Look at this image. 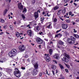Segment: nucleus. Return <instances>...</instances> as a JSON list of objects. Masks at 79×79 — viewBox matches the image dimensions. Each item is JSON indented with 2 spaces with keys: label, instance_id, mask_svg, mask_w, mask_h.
Masks as SVG:
<instances>
[{
  "label": "nucleus",
  "instance_id": "obj_1",
  "mask_svg": "<svg viewBox=\"0 0 79 79\" xmlns=\"http://www.w3.org/2000/svg\"><path fill=\"white\" fill-rule=\"evenodd\" d=\"M17 53L18 51L16 49H12L8 53V56H10V57L12 58V57L16 56V55H17Z\"/></svg>",
  "mask_w": 79,
  "mask_h": 79
},
{
  "label": "nucleus",
  "instance_id": "obj_2",
  "mask_svg": "<svg viewBox=\"0 0 79 79\" xmlns=\"http://www.w3.org/2000/svg\"><path fill=\"white\" fill-rule=\"evenodd\" d=\"M14 74L17 77H19L21 76V72L17 68L15 69V71L14 72Z\"/></svg>",
  "mask_w": 79,
  "mask_h": 79
},
{
  "label": "nucleus",
  "instance_id": "obj_3",
  "mask_svg": "<svg viewBox=\"0 0 79 79\" xmlns=\"http://www.w3.org/2000/svg\"><path fill=\"white\" fill-rule=\"evenodd\" d=\"M76 38L73 36H71V39H68L67 40L68 43L71 44H74V40H76Z\"/></svg>",
  "mask_w": 79,
  "mask_h": 79
},
{
  "label": "nucleus",
  "instance_id": "obj_4",
  "mask_svg": "<svg viewBox=\"0 0 79 79\" xmlns=\"http://www.w3.org/2000/svg\"><path fill=\"white\" fill-rule=\"evenodd\" d=\"M19 49L20 51H24V50H26V48L24 45H21L19 46Z\"/></svg>",
  "mask_w": 79,
  "mask_h": 79
},
{
  "label": "nucleus",
  "instance_id": "obj_5",
  "mask_svg": "<svg viewBox=\"0 0 79 79\" xmlns=\"http://www.w3.org/2000/svg\"><path fill=\"white\" fill-rule=\"evenodd\" d=\"M48 54H46L44 55V58L46 60L47 62H49L50 61V58L48 56Z\"/></svg>",
  "mask_w": 79,
  "mask_h": 79
},
{
  "label": "nucleus",
  "instance_id": "obj_6",
  "mask_svg": "<svg viewBox=\"0 0 79 79\" xmlns=\"http://www.w3.org/2000/svg\"><path fill=\"white\" fill-rule=\"evenodd\" d=\"M62 27L63 29H66L68 27V25L67 24L63 23L62 24Z\"/></svg>",
  "mask_w": 79,
  "mask_h": 79
},
{
  "label": "nucleus",
  "instance_id": "obj_7",
  "mask_svg": "<svg viewBox=\"0 0 79 79\" xmlns=\"http://www.w3.org/2000/svg\"><path fill=\"white\" fill-rule=\"evenodd\" d=\"M32 63L34 65L35 69H38L39 64L37 62H35V61H33Z\"/></svg>",
  "mask_w": 79,
  "mask_h": 79
},
{
  "label": "nucleus",
  "instance_id": "obj_8",
  "mask_svg": "<svg viewBox=\"0 0 79 79\" xmlns=\"http://www.w3.org/2000/svg\"><path fill=\"white\" fill-rule=\"evenodd\" d=\"M36 42L40 44H42L43 42L42 40L40 38H37L36 39Z\"/></svg>",
  "mask_w": 79,
  "mask_h": 79
},
{
  "label": "nucleus",
  "instance_id": "obj_9",
  "mask_svg": "<svg viewBox=\"0 0 79 79\" xmlns=\"http://www.w3.org/2000/svg\"><path fill=\"white\" fill-rule=\"evenodd\" d=\"M52 23L51 22H49L48 23H47L46 25L47 26V27L48 29H50L52 28Z\"/></svg>",
  "mask_w": 79,
  "mask_h": 79
},
{
  "label": "nucleus",
  "instance_id": "obj_10",
  "mask_svg": "<svg viewBox=\"0 0 79 79\" xmlns=\"http://www.w3.org/2000/svg\"><path fill=\"white\" fill-rule=\"evenodd\" d=\"M63 44H64V43L62 42L61 40H59L58 41V44H57V47L58 48H60V45H63Z\"/></svg>",
  "mask_w": 79,
  "mask_h": 79
},
{
  "label": "nucleus",
  "instance_id": "obj_11",
  "mask_svg": "<svg viewBox=\"0 0 79 79\" xmlns=\"http://www.w3.org/2000/svg\"><path fill=\"white\" fill-rule=\"evenodd\" d=\"M18 8L20 10H22L23 9V6L21 4V3H19L18 5Z\"/></svg>",
  "mask_w": 79,
  "mask_h": 79
},
{
  "label": "nucleus",
  "instance_id": "obj_12",
  "mask_svg": "<svg viewBox=\"0 0 79 79\" xmlns=\"http://www.w3.org/2000/svg\"><path fill=\"white\" fill-rule=\"evenodd\" d=\"M6 60L5 57H2L0 58V63H3L4 62H5Z\"/></svg>",
  "mask_w": 79,
  "mask_h": 79
},
{
  "label": "nucleus",
  "instance_id": "obj_13",
  "mask_svg": "<svg viewBox=\"0 0 79 79\" xmlns=\"http://www.w3.org/2000/svg\"><path fill=\"white\" fill-rule=\"evenodd\" d=\"M38 72L37 71V69H34L33 71L32 72V74L33 76H35Z\"/></svg>",
  "mask_w": 79,
  "mask_h": 79
},
{
  "label": "nucleus",
  "instance_id": "obj_14",
  "mask_svg": "<svg viewBox=\"0 0 79 79\" xmlns=\"http://www.w3.org/2000/svg\"><path fill=\"white\" fill-rule=\"evenodd\" d=\"M27 34L30 35V37H31L32 34V31L31 30H28L27 31Z\"/></svg>",
  "mask_w": 79,
  "mask_h": 79
},
{
  "label": "nucleus",
  "instance_id": "obj_15",
  "mask_svg": "<svg viewBox=\"0 0 79 79\" xmlns=\"http://www.w3.org/2000/svg\"><path fill=\"white\" fill-rule=\"evenodd\" d=\"M53 57L54 58L56 59V60H58L60 58V57H59V54H55Z\"/></svg>",
  "mask_w": 79,
  "mask_h": 79
},
{
  "label": "nucleus",
  "instance_id": "obj_16",
  "mask_svg": "<svg viewBox=\"0 0 79 79\" xmlns=\"http://www.w3.org/2000/svg\"><path fill=\"white\" fill-rule=\"evenodd\" d=\"M5 70L8 74H10L12 71V69H5Z\"/></svg>",
  "mask_w": 79,
  "mask_h": 79
},
{
  "label": "nucleus",
  "instance_id": "obj_17",
  "mask_svg": "<svg viewBox=\"0 0 79 79\" xmlns=\"http://www.w3.org/2000/svg\"><path fill=\"white\" fill-rule=\"evenodd\" d=\"M40 30V28H39V26H36L35 27L34 30L36 32H38V31H39Z\"/></svg>",
  "mask_w": 79,
  "mask_h": 79
},
{
  "label": "nucleus",
  "instance_id": "obj_18",
  "mask_svg": "<svg viewBox=\"0 0 79 79\" xmlns=\"http://www.w3.org/2000/svg\"><path fill=\"white\" fill-rule=\"evenodd\" d=\"M62 36V35L61 33H59L57 35H55V37H58V38H61Z\"/></svg>",
  "mask_w": 79,
  "mask_h": 79
},
{
  "label": "nucleus",
  "instance_id": "obj_19",
  "mask_svg": "<svg viewBox=\"0 0 79 79\" xmlns=\"http://www.w3.org/2000/svg\"><path fill=\"white\" fill-rule=\"evenodd\" d=\"M63 53L64 55H65V56L67 58H69V56L67 55V54H66V52H63Z\"/></svg>",
  "mask_w": 79,
  "mask_h": 79
},
{
  "label": "nucleus",
  "instance_id": "obj_20",
  "mask_svg": "<svg viewBox=\"0 0 79 79\" xmlns=\"http://www.w3.org/2000/svg\"><path fill=\"white\" fill-rule=\"evenodd\" d=\"M35 18L36 19V18H37L38 17H39V15H38V13L37 12H35Z\"/></svg>",
  "mask_w": 79,
  "mask_h": 79
},
{
  "label": "nucleus",
  "instance_id": "obj_21",
  "mask_svg": "<svg viewBox=\"0 0 79 79\" xmlns=\"http://www.w3.org/2000/svg\"><path fill=\"white\" fill-rule=\"evenodd\" d=\"M63 61H65V62H68L69 60L68 59H67L65 58V57H64V58L63 59Z\"/></svg>",
  "mask_w": 79,
  "mask_h": 79
},
{
  "label": "nucleus",
  "instance_id": "obj_22",
  "mask_svg": "<svg viewBox=\"0 0 79 79\" xmlns=\"http://www.w3.org/2000/svg\"><path fill=\"white\" fill-rule=\"evenodd\" d=\"M49 52L50 55L52 54V53H53V50L52 49H50L49 50Z\"/></svg>",
  "mask_w": 79,
  "mask_h": 79
},
{
  "label": "nucleus",
  "instance_id": "obj_23",
  "mask_svg": "<svg viewBox=\"0 0 79 79\" xmlns=\"http://www.w3.org/2000/svg\"><path fill=\"white\" fill-rule=\"evenodd\" d=\"M61 10H60L58 11V12L57 14V16H59L60 15V14H61Z\"/></svg>",
  "mask_w": 79,
  "mask_h": 79
},
{
  "label": "nucleus",
  "instance_id": "obj_24",
  "mask_svg": "<svg viewBox=\"0 0 79 79\" xmlns=\"http://www.w3.org/2000/svg\"><path fill=\"white\" fill-rule=\"evenodd\" d=\"M0 21L1 23H5V21L2 19H0Z\"/></svg>",
  "mask_w": 79,
  "mask_h": 79
},
{
  "label": "nucleus",
  "instance_id": "obj_25",
  "mask_svg": "<svg viewBox=\"0 0 79 79\" xmlns=\"http://www.w3.org/2000/svg\"><path fill=\"white\" fill-rule=\"evenodd\" d=\"M58 8H59V7L56 6V7H54V8L53 9H52V10H58Z\"/></svg>",
  "mask_w": 79,
  "mask_h": 79
},
{
  "label": "nucleus",
  "instance_id": "obj_26",
  "mask_svg": "<svg viewBox=\"0 0 79 79\" xmlns=\"http://www.w3.org/2000/svg\"><path fill=\"white\" fill-rule=\"evenodd\" d=\"M16 35L17 37H19L20 35V34L19 32H16Z\"/></svg>",
  "mask_w": 79,
  "mask_h": 79
},
{
  "label": "nucleus",
  "instance_id": "obj_27",
  "mask_svg": "<svg viewBox=\"0 0 79 79\" xmlns=\"http://www.w3.org/2000/svg\"><path fill=\"white\" fill-rule=\"evenodd\" d=\"M59 65L60 67V68L61 69H64V67H63V66L62 65H61L60 64H59Z\"/></svg>",
  "mask_w": 79,
  "mask_h": 79
},
{
  "label": "nucleus",
  "instance_id": "obj_28",
  "mask_svg": "<svg viewBox=\"0 0 79 79\" xmlns=\"http://www.w3.org/2000/svg\"><path fill=\"white\" fill-rule=\"evenodd\" d=\"M64 34L65 35H69V33L67 31H65L64 32Z\"/></svg>",
  "mask_w": 79,
  "mask_h": 79
},
{
  "label": "nucleus",
  "instance_id": "obj_29",
  "mask_svg": "<svg viewBox=\"0 0 79 79\" xmlns=\"http://www.w3.org/2000/svg\"><path fill=\"white\" fill-rule=\"evenodd\" d=\"M26 11H27V10L26 9V8H24V9L23 11V13H26Z\"/></svg>",
  "mask_w": 79,
  "mask_h": 79
},
{
  "label": "nucleus",
  "instance_id": "obj_30",
  "mask_svg": "<svg viewBox=\"0 0 79 79\" xmlns=\"http://www.w3.org/2000/svg\"><path fill=\"white\" fill-rule=\"evenodd\" d=\"M51 68L53 69H56V66H55V65H53L52 67Z\"/></svg>",
  "mask_w": 79,
  "mask_h": 79
},
{
  "label": "nucleus",
  "instance_id": "obj_31",
  "mask_svg": "<svg viewBox=\"0 0 79 79\" xmlns=\"http://www.w3.org/2000/svg\"><path fill=\"white\" fill-rule=\"evenodd\" d=\"M74 36L75 37H76V38H79V36L78 35H76V34H74Z\"/></svg>",
  "mask_w": 79,
  "mask_h": 79
},
{
  "label": "nucleus",
  "instance_id": "obj_32",
  "mask_svg": "<svg viewBox=\"0 0 79 79\" xmlns=\"http://www.w3.org/2000/svg\"><path fill=\"white\" fill-rule=\"evenodd\" d=\"M7 11H8V10L6 9L4 11V15H6V13H7Z\"/></svg>",
  "mask_w": 79,
  "mask_h": 79
},
{
  "label": "nucleus",
  "instance_id": "obj_33",
  "mask_svg": "<svg viewBox=\"0 0 79 79\" xmlns=\"http://www.w3.org/2000/svg\"><path fill=\"white\" fill-rule=\"evenodd\" d=\"M41 23H43V21H44V18H41Z\"/></svg>",
  "mask_w": 79,
  "mask_h": 79
},
{
  "label": "nucleus",
  "instance_id": "obj_34",
  "mask_svg": "<svg viewBox=\"0 0 79 79\" xmlns=\"http://www.w3.org/2000/svg\"><path fill=\"white\" fill-rule=\"evenodd\" d=\"M39 34H40V35H44V33L42 32H41L39 33Z\"/></svg>",
  "mask_w": 79,
  "mask_h": 79
},
{
  "label": "nucleus",
  "instance_id": "obj_35",
  "mask_svg": "<svg viewBox=\"0 0 79 79\" xmlns=\"http://www.w3.org/2000/svg\"><path fill=\"white\" fill-rule=\"evenodd\" d=\"M66 22L67 23H70V21L69 19H66Z\"/></svg>",
  "mask_w": 79,
  "mask_h": 79
},
{
  "label": "nucleus",
  "instance_id": "obj_36",
  "mask_svg": "<svg viewBox=\"0 0 79 79\" xmlns=\"http://www.w3.org/2000/svg\"><path fill=\"white\" fill-rule=\"evenodd\" d=\"M21 15H22V18H23V19H25L26 17L24 16V15L23 14H22Z\"/></svg>",
  "mask_w": 79,
  "mask_h": 79
},
{
  "label": "nucleus",
  "instance_id": "obj_37",
  "mask_svg": "<svg viewBox=\"0 0 79 79\" xmlns=\"http://www.w3.org/2000/svg\"><path fill=\"white\" fill-rule=\"evenodd\" d=\"M64 2L65 3H67V2H68L69 0H64Z\"/></svg>",
  "mask_w": 79,
  "mask_h": 79
},
{
  "label": "nucleus",
  "instance_id": "obj_38",
  "mask_svg": "<svg viewBox=\"0 0 79 79\" xmlns=\"http://www.w3.org/2000/svg\"><path fill=\"white\" fill-rule=\"evenodd\" d=\"M65 65L68 68H70V66L69 65H68V64H66Z\"/></svg>",
  "mask_w": 79,
  "mask_h": 79
},
{
  "label": "nucleus",
  "instance_id": "obj_39",
  "mask_svg": "<svg viewBox=\"0 0 79 79\" xmlns=\"http://www.w3.org/2000/svg\"><path fill=\"white\" fill-rule=\"evenodd\" d=\"M21 69H23V70H24L26 68L24 67H22L21 68Z\"/></svg>",
  "mask_w": 79,
  "mask_h": 79
},
{
  "label": "nucleus",
  "instance_id": "obj_40",
  "mask_svg": "<svg viewBox=\"0 0 79 79\" xmlns=\"http://www.w3.org/2000/svg\"><path fill=\"white\" fill-rule=\"evenodd\" d=\"M56 21H57V19L56 18H55L54 20V22H56Z\"/></svg>",
  "mask_w": 79,
  "mask_h": 79
},
{
  "label": "nucleus",
  "instance_id": "obj_41",
  "mask_svg": "<svg viewBox=\"0 0 79 79\" xmlns=\"http://www.w3.org/2000/svg\"><path fill=\"white\" fill-rule=\"evenodd\" d=\"M24 57L25 58H27L28 57V56H27V55L26 54H25V56Z\"/></svg>",
  "mask_w": 79,
  "mask_h": 79
},
{
  "label": "nucleus",
  "instance_id": "obj_42",
  "mask_svg": "<svg viewBox=\"0 0 79 79\" xmlns=\"http://www.w3.org/2000/svg\"><path fill=\"white\" fill-rule=\"evenodd\" d=\"M65 71H66V73H69V71H68V69H65Z\"/></svg>",
  "mask_w": 79,
  "mask_h": 79
},
{
  "label": "nucleus",
  "instance_id": "obj_43",
  "mask_svg": "<svg viewBox=\"0 0 79 79\" xmlns=\"http://www.w3.org/2000/svg\"><path fill=\"white\" fill-rule=\"evenodd\" d=\"M46 5L47 6V5H48V6H49V7H50V6H51V5H48V3H46Z\"/></svg>",
  "mask_w": 79,
  "mask_h": 79
},
{
  "label": "nucleus",
  "instance_id": "obj_44",
  "mask_svg": "<svg viewBox=\"0 0 79 79\" xmlns=\"http://www.w3.org/2000/svg\"><path fill=\"white\" fill-rule=\"evenodd\" d=\"M53 62H54V63H55V64H57V62H56V61L55 60H53Z\"/></svg>",
  "mask_w": 79,
  "mask_h": 79
},
{
  "label": "nucleus",
  "instance_id": "obj_45",
  "mask_svg": "<svg viewBox=\"0 0 79 79\" xmlns=\"http://www.w3.org/2000/svg\"><path fill=\"white\" fill-rule=\"evenodd\" d=\"M69 15H72V12H71V11H70L69 12Z\"/></svg>",
  "mask_w": 79,
  "mask_h": 79
},
{
  "label": "nucleus",
  "instance_id": "obj_46",
  "mask_svg": "<svg viewBox=\"0 0 79 79\" xmlns=\"http://www.w3.org/2000/svg\"><path fill=\"white\" fill-rule=\"evenodd\" d=\"M58 79H64V77H62L61 78H59Z\"/></svg>",
  "mask_w": 79,
  "mask_h": 79
},
{
  "label": "nucleus",
  "instance_id": "obj_47",
  "mask_svg": "<svg viewBox=\"0 0 79 79\" xmlns=\"http://www.w3.org/2000/svg\"><path fill=\"white\" fill-rule=\"evenodd\" d=\"M27 27H29V28H31V27H30V24H28V25H27Z\"/></svg>",
  "mask_w": 79,
  "mask_h": 79
},
{
  "label": "nucleus",
  "instance_id": "obj_48",
  "mask_svg": "<svg viewBox=\"0 0 79 79\" xmlns=\"http://www.w3.org/2000/svg\"><path fill=\"white\" fill-rule=\"evenodd\" d=\"M32 3H33V4H34L35 3V0H33L32 2Z\"/></svg>",
  "mask_w": 79,
  "mask_h": 79
},
{
  "label": "nucleus",
  "instance_id": "obj_49",
  "mask_svg": "<svg viewBox=\"0 0 79 79\" xmlns=\"http://www.w3.org/2000/svg\"><path fill=\"white\" fill-rule=\"evenodd\" d=\"M62 13H63V14H64V13H65V10H62Z\"/></svg>",
  "mask_w": 79,
  "mask_h": 79
},
{
  "label": "nucleus",
  "instance_id": "obj_50",
  "mask_svg": "<svg viewBox=\"0 0 79 79\" xmlns=\"http://www.w3.org/2000/svg\"><path fill=\"white\" fill-rule=\"evenodd\" d=\"M73 32L74 33L77 32V31L75 29H73Z\"/></svg>",
  "mask_w": 79,
  "mask_h": 79
},
{
  "label": "nucleus",
  "instance_id": "obj_51",
  "mask_svg": "<svg viewBox=\"0 0 79 79\" xmlns=\"http://www.w3.org/2000/svg\"><path fill=\"white\" fill-rule=\"evenodd\" d=\"M39 75H40V77L42 76V73H40Z\"/></svg>",
  "mask_w": 79,
  "mask_h": 79
},
{
  "label": "nucleus",
  "instance_id": "obj_52",
  "mask_svg": "<svg viewBox=\"0 0 79 79\" xmlns=\"http://www.w3.org/2000/svg\"><path fill=\"white\" fill-rule=\"evenodd\" d=\"M6 2H11V0H5Z\"/></svg>",
  "mask_w": 79,
  "mask_h": 79
},
{
  "label": "nucleus",
  "instance_id": "obj_53",
  "mask_svg": "<svg viewBox=\"0 0 79 79\" xmlns=\"http://www.w3.org/2000/svg\"><path fill=\"white\" fill-rule=\"evenodd\" d=\"M52 72L53 74V75H55V72L53 70L52 71Z\"/></svg>",
  "mask_w": 79,
  "mask_h": 79
},
{
  "label": "nucleus",
  "instance_id": "obj_54",
  "mask_svg": "<svg viewBox=\"0 0 79 79\" xmlns=\"http://www.w3.org/2000/svg\"><path fill=\"white\" fill-rule=\"evenodd\" d=\"M61 30H59V31H56V32L57 33H58V32H60V31H61Z\"/></svg>",
  "mask_w": 79,
  "mask_h": 79
},
{
  "label": "nucleus",
  "instance_id": "obj_55",
  "mask_svg": "<svg viewBox=\"0 0 79 79\" xmlns=\"http://www.w3.org/2000/svg\"><path fill=\"white\" fill-rule=\"evenodd\" d=\"M10 29H12L13 27V26H12V25H10Z\"/></svg>",
  "mask_w": 79,
  "mask_h": 79
},
{
  "label": "nucleus",
  "instance_id": "obj_56",
  "mask_svg": "<svg viewBox=\"0 0 79 79\" xmlns=\"http://www.w3.org/2000/svg\"><path fill=\"white\" fill-rule=\"evenodd\" d=\"M3 48L4 49H6V48L5 47V46H4Z\"/></svg>",
  "mask_w": 79,
  "mask_h": 79
},
{
  "label": "nucleus",
  "instance_id": "obj_57",
  "mask_svg": "<svg viewBox=\"0 0 79 79\" xmlns=\"http://www.w3.org/2000/svg\"><path fill=\"white\" fill-rule=\"evenodd\" d=\"M3 34V32H1L0 33V35H2Z\"/></svg>",
  "mask_w": 79,
  "mask_h": 79
},
{
  "label": "nucleus",
  "instance_id": "obj_58",
  "mask_svg": "<svg viewBox=\"0 0 79 79\" xmlns=\"http://www.w3.org/2000/svg\"><path fill=\"white\" fill-rule=\"evenodd\" d=\"M73 5H75V6H77V4L76 3H73Z\"/></svg>",
  "mask_w": 79,
  "mask_h": 79
},
{
  "label": "nucleus",
  "instance_id": "obj_59",
  "mask_svg": "<svg viewBox=\"0 0 79 79\" xmlns=\"http://www.w3.org/2000/svg\"><path fill=\"white\" fill-rule=\"evenodd\" d=\"M46 41H47V42L48 41V39H44Z\"/></svg>",
  "mask_w": 79,
  "mask_h": 79
},
{
  "label": "nucleus",
  "instance_id": "obj_60",
  "mask_svg": "<svg viewBox=\"0 0 79 79\" xmlns=\"http://www.w3.org/2000/svg\"><path fill=\"white\" fill-rule=\"evenodd\" d=\"M59 19H61L62 18L60 16H59Z\"/></svg>",
  "mask_w": 79,
  "mask_h": 79
},
{
  "label": "nucleus",
  "instance_id": "obj_61",
  "mask_svg": "<svg viewBox=\"0 0 79 79\" xmlns=\"http://www.w3.org/2000/svg\"><path fill=\"white\" fill-rule=\"evenodd\" d=\"M2 73L1 72H0V77H1V76H2Z\"/></svg>",
  "mask_w": 79,
  "mask_h": 79
},
{
  "label": "nucleus",
  "instance_id": "obj_62",
  "mask_svg": "<svg viewBox=\"0 0 79 79\" xmlns=\"http://www.w3.org/2000/svg\"><path fill=\"white\" fill-rule=\"evenodd\" d=\"M75 24H76V23L73 22V25H74Z\"/></svg>",
  "mask_w": 79,
  "mask_h": 79
},
{
  "label": "nucleus",
  "instance_id": "obj_63",
  "mask_svg": "<svg viewBox=\"0 0 79 79\" xmlns=\"http://www.w3.org/2000/svg\"><path fill=\"white\" fill-rule=\"evenodd\" d=\"M14 23V24H16V22L15 21Z\"/></svg>",
  "mask_w": 79,
  "mask_h": 79
},
{
  "label": "nucleus",
  "instance_id": "obj_64",
  "mask_svg": "<svg viewBox=\"0 0 79 79\" xmlns=\"http://www.w3.org/2000/svg\"><path fill=\"white\" fill-rule=\"evenodd\" d=\"M77 79H79V77H77Z\"/></svg>",
  "mask_w": 79,
  "mask_h": 79
}]
</instances>
